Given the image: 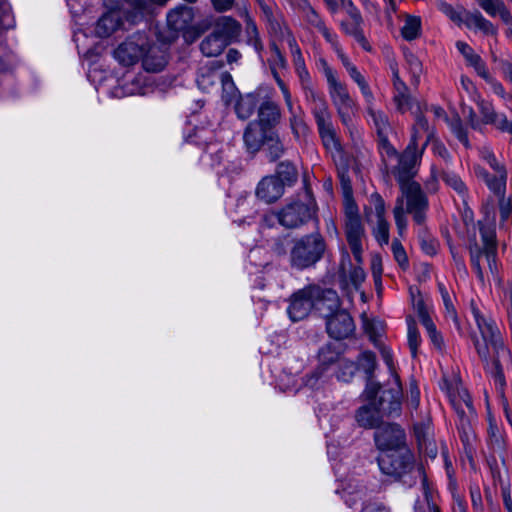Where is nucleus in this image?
<instances>
[{
	"label": "nucleus",
	"mask_w": 512,
	"mask_h": 512,
	"mask_svg": "<svg viewBox=\"0 0 512 512\" xmlns=\"http://www.w3.org/2000/svg\"><path fill=\"white\" fill-rule=\"evenodd\" d=\"M470 310L480 333V336H473L474 347L496 389L502 393L506 385L503 369L512 364V353L504 344L494 319L474 302Z\"/></svg>",
	"instance_id": "nucleus-1"
},
{
	"label": "nucleus",
	"mask_w": 512,
	"mask_h": 512,
	"mask_svg": "<svg viewBox=\"0 0 512 512\" xmlns=\"http://www.w3.org/2000/svg\"><path fill=\"white\" fill-rule=\"evenodd\" d=\"M338 305L339 298L335 291L321 292L319 288L309 286L292 295L287 312L292 321H299L304 319L312 308L323 314L336 309Z\"/></svg>",
	"instance_id": "nucleus-2"
},
{
	"label": "nucleus",
	"mask_w": 512,
	"mask_h": 512,
	"mask_svg": "<svg viewBox=\"0 0 512 512\" xmlns=\"http://www.w3.org/2000/svg\"><path fill=\"white\" fill-rule=\"evenodd\" d=\"M484 219L480 221V234L483 243V249H480L477 244L470 247L471 263L477 274V277L483 281V271L480 265V257L485 255L489 269L492 273L496 272V232H495V210L493 205L486 204L483 206Z\"/></svg>",
	"instance_id": "nucleus-3"
},
{
	"label": "nucleus",
	"mask_w": 512,
	"mask_h": 512,
	"mask_svg": "<svg viewBox=\"0 0 512 512\" xmlns=\"http://www.w3.org/2000/svg\"><path fill=\"white\" fill-rule=\"evenodd\" d=\"M401 190L402 197L397 199L393 214L398 233L400 237H403L407 228L404 202H406V212L413 215L416 223L421 224L425 219L428 201L422 192L420 185L416 182L403 183L401 185Z\"/></svg>",
	"instance_id": "nucleus-4"
},
{
	"label": "nucleus",
	"mask_w": 512,
	"mask_h": 512,
	"mask_svg": "<svg viewBox=\"0 0 512 512\" xmlns=\"http://www.w3.org/2000/svg\"><path fill=\"white\" fill-rule=\"evenodd\" d=\"M326 250V244L319 233L306 235L294 243L290 251L291 266L302 270L315 265Z\"/></svg>",
	"instance_id": "nucleus-5"
},
{
	"label": "nucleus",
	"mask_w": 512,
	"mask_h": 512,
	"mask_svg": "<svg viewBox=\"0 0 512 512\" xmlns=\"http://www.w3.org/2000/svg\"><path fill=\"white\" fill-rule=\"evenodd\" d=\"M401 410V396L399 391H385L379 400V405H364L356 414L358 424L365 428H374L379 423L381 414L398 415Z\"/></svg>",
	"instance_id": "nucleus-6"
},
{
	"label": "nucleus",
	"mask_w": 512,
	"mask_h": 512,
	"mask_svg": "<svg viewBox=\"0 0 512 512\" xmlns=\"http://www.w3.org/2000/svg\"><path fill=\"white\" fill-rule=\"evenodd\" d=\"M480 157L496 172V175L491 176L479 165L474 166V174L478 179L482 180L493 193L503 196L507 182V171L504 165L497 161L493 151L488 147L480 149Z\"/></svg>",
	"instance_id": "nucleus-7"
},
{
	"label": "nucleus",
	"mask_w": 512,
	"mask_h": 512,
	"mask_svg": "<svg viewBox=\"0 0 512 512\" xmlns=\"http://www.w3.org/2000/svg\"><path fill=\"white\" fill-rule=\"evenodd\" d=\"M378 466L381 472L393 478H400L409 472L413 465V454L408 448H398L379 452Z\"/></svg>",
	"instance_id": "nucleus-8"
},
{
	"label": "nucleus",
	"mask_w": 512,
	"mask_h": 512,
	"mask_svg": "<svg viewBox=\"0 0 512 512\" xmlns=\"http://www.w3.org/2000/svg\"><path fill=\"white\" fill-rule=\"evenodd\" d=\"M370 207L365 208V217L371 225L376 241L381 245L389 242V223L385 219V203L378 193H373L369 199Z\"/></svg>",
	"instance_id": "nucleus-9"
},
{
	"label": "nucleus",
	"mask_w": 512,
	"mask_h": 512,
	"mask_svg": "<svg viewBox=\"0 0 512 512\" xmlns=\"http://www.w3.org/2000/svg\"><path fill=\"white\" fill-rule=\"evenodd\" d=\"M149 44V38L145 33H135L129 36L114 50V58L123 66L136 64L142 57Z\"/></svg>",
	"instance_id": "nucleus-10"
},
{
	"label": "nucleus",
	"mask_w": 512,
	"mask_h": 512,
	"mask_svg": "<svg viewBox=\"0 0 512 512\" xmlns=\"http://www.w3.org/2000/svg\"><path fill=\"white\" fill-rule=\"evenodd\" d=\"M330 99L337 113L346 126H350L356 113V105L348 89L339 79L327 84Z\"/></svg>",
	"instance_id": "nucleus-11"
},
{
	"label": "nucleus",
	"mask_w": 512,
	"mask_h": 512,
	"mask_svg": "<svg viewBox=\"0 0 512 512\" xmlns=\"http://www.w3.org/2000/svg\"><path fill=\"white\" fill-rule=\"evenodd\" d=\"M442 389L446 391L451 405L459 416L461 425L465 426L469 417L475 413L468 391L457 380L445 381Z\"/></svg>",
	"instance_id": "nucleus-12"
},
{
	"label": "nucleus",
	"mask_w": 512,
	"mask_h": 512,
	"mask_svg": "<svg viewBox=\"0 0 512 512\" xmlns=\"http://www.w3.org/2000/svg\"><path fill=\"white\" fill-rule=\"evenodd\" d=\"M374 438L379 452L407 448L404 442L405 433L397 424L387 423L378 426Z\"/></svg>",
	"instance_id": "nucleus-13"
},
{
	"label": "nucleus",
	"mask_w": 512,
	"mask_h": 512,
	"mask_svg": "<svg viewBox=\"0 0 512 512\" xmlns=\"http://www.w3.org/2000/svg\"><path fill=\"white\" fill-rule=\"evenodd\" d=\"M338 308L339 306L324 312L323 316L327 318L326 328L329 335L335 339H344L353 333L354 322L348 312Z\"/></svg>",
	"instance_id": "nucleus-14"
},
{
	"label": "nucleus",
	"mask_w": 512,
	"mask_h": 512,
	"mask_svg": "<svg viewBox=\"0 0 512 512\" xmlns=\"http://www.w3.org/2000/svg\"><path fill=\"white\" fill-rule=\"evenodd\" d=\"M319 361L321 366L337 362L336 378L343 382H349L357 370V365L354 362L341 359L339 354L330 345L321 348L319 351Z\"/></svg>",
	"instance_id": "nucleus-15"
},
{
	"label": "nucleus",
	"mask_w": 512,
	"mask_h": 512,
	"mask_svg": "<svg viewBox=\"0 0 512 512\" xmlns=\"http://www.w3.org/2000/svg\"><path fill=\"white\" fill-rule=\"evenodd\" d=\"M313 215L311 208L301 202H294L283 208L277 215L279 223L287 228H295L306 222Z\"/></svg>",
	"instance_id": "nucleus-16"
},
{
	"label": "nucleus",
	"mask_w": 512,
	"mask_h": 512,
	"mask_svg": "<svg viewBox=\"0 0 512 512\" xmlns=\"http://www.w3.org/2000/svg\"><path fill=\"white\" fill-rule=\"evenodd\" d=\"M254 204V197L251 194L244 192L237 197H230L227 207L230 213L235 214L231 215L233 221L241 225L246 222V219L252 218L256 213Z\"/></svg>",
	"instance_id": "nucleus-17"
},
{
	"label": "nucleus",
	"mask_w": 512,
	"mask_h": 512,
	"mask_svg": "<svg viewBox=\"0 0 512 512\" xmlns=\"http://www.w3.org/2000/svg\"><path fill=\"white\" fill-rule=\"evenodd\" d=\"M284 186L285 184L279 176H267L259 182L256 195L266 203H272L283 195Z\"/></svg>",
	"instance_id": "nucleus-18"
},
{
	"label": "nucleus",
	"mask_w": 512,
	"mask_h": 512,
	"mask_svg": "<svg viewBox=\"0 0 512 512\" xmlns=\"http://www.w3.org/2000/svg\"><path fill=\"white\" fill-rule=\"evenodd\" d=\"M346 238L358 264L362 263V238L364 236V228L360 218L346 220L345 225Z\"/></svg>",
	"instance_id": "nucleus-19"
},
{
	"label": "nucleus",
	"mask_w": 512,
	"mask_h": 512,
	"mask_svg": "<svg viewBox=\"0 0 512 512\" xmlns=\"http://www.w3.org/2000/svg\"><path fill=\"white\" fill-rule=\"evenodd\" d=\"M414 310L417 312L419 320L423 327L425 328L432 344L436 348H441L443 344V339L440 333L437 331V328L430 316V311L428 307L425 305L422 299H414L413 300Z\"/></svg>",
	"instance_id": "nucleus-20"
},
{
	"label": "nucleus",
	"mask_w": 512,
	"mask_h": 512,
	"mask_svg": "<svg viewBox=\"0 0 512 512\" xmlns=\"http://www.w3.org/2000/svg\"><path fill=\"white\" fill-rule=\"evenodd\" d=\"M426 146L427 141H424L420 145L419 142L410 139V143L404 152L397 158L399 162V168L405 173H411V171L420 163Z\"/></svg>",
	"instance_id": "nucleus-21"
},
{
	"label": "nucleus",
	"mask_w": 512,
	"mask_h": 512,
	"mask_svg": "<svg viewBox=\"0 0 512 512\" xmlns=\"http://www.w3.org/2000/svg\"><path fill=\"white\" fill-rule=\"evenodd\" d=\"M142 66L147 72H159L167 64L166 52L149 41L142 57Z\"/></svg>",
	"instance_id": "nucleus-22"
},
{
	"label": "nucleus",
	"mask_w": 512,
	"mask_h": 512,
	"mask_svg": "<svg viewBox=\"0 0 512 512\" xmlns=\"http://www.w3.org/2000/svg\"><path fill=\"white\" fill-rule=\"evenodd\" d=\"M269 131L261 123L251 122L244 132V143L246 149L250 153L257 152L262 145L266 142Z\"/></svg>",
	"instance_id": "nucleus-23"
},
{
	"label": "nucleus",
	"mask_w": 512,
	"mask_h": 512,
	"mask_svg": "<svg viewBox=\"0 0 512 512\" xmlns=\"http://www.w3.org/2000/svg\"><path fill=\"white\" fill-rule=\"evenodd\" d=\"M338 480L341 482V491L337 489V493L341 494V497L349 507H352L357 501L362 500L366 496V488L361 485L360 480L355 478L348 479L347 481Z\"/></svg>",
	"instance_id": "nucleus-24"
},
{
	"label": "nucleus",
	"mask_w": 512,
	"mask_h": 512,
	"mask_svg": "<svg viewBox=\"0 0 512 512\" xmlns=\"http://www.w3.org/2000/svg\"><path fill=\"white\" fill-rule=\"evenodd\" d=\"M122 25L121 10L111 9L98 20L95 32L98 37H108Z\"/></svg>",
	"instance_id": "nucleus-25"
},
{
	"label": "nucleus",
	"mask_w": 512,
	"mask_h": 512,
	"mask_svg": "<svg viewBox=\"0 0 512 512\" xmlns=\"http://www.w3.org/2000/svg\"><path fill=\"white\" fill-rule=\"evenodd\" d=\"M455 46L458 52L464 57L467 65L471 66L479 76L488 78L489 73L484 61L471 46L463 41H457Z\"/></svg>",
	"instance_id": "nucleus-26"
},
{
	"label": "nucleus",
	"mask_w": 512,
	"mask_h": 512,
	"mask_svg": "<svg viewBox=\"0 0 512 512\" xmlns=\"http://www.w3.org/2000/svg\"><path fill=\"white\" fill-rule=\"evenodd\" d=\"M240 31L241 26L235 19L222 16L216 21L214 33L221 36V38L226 40V43L229 44L239 36Z\"/></svg>",
	"instance_id": "nucleus-27"
},
{
	"label": "nucleus",
	"mask_w": 512,
	"mask_h": 512,
	"mask_svg": "<svg viewBox=\"0 0 512 512\" xmlns=\"http://www.w3.org/2000/svg\"><path fill=\"white\" fill-rule=\"evenodd\" d=\"M309 101L318 126L327 125L331 122V115L326 101L314 89H309Z\"/></svg>",
	"instance_id": "nucleus-28"
},
{
	"label": "nucleus",
	"mask_w": 512,
	"mask_h": 512,
	"mask_svg": "<svg viewBox=\"0 0 512 512\" xmlns=\"http://www.w3.org/2000/svg\"><path fill=\"white\" fill-rule=\"evenodd\" d=\"M192 19V9L186 6L177 7L167 14L168 26L175 31L184 30Z\"/></svg>",
	"instance_id": "nucleus-29"
},
{
	"label": "nucleus",
	"mask_w": 512,
	"mask_h": 512,
	"mask_svg": "<svg viewBox=\"0 0 512 512\" xmlns=\"http://www.w3.org/2000/svg\"><path fill=\"white\" fill-rule=\"evenodd\" d=\"M367 104V114H368V121L373 124L377 131L378 137L382 135H388L391 131V126L388 121L387 115L381 111L376 109L374 106V101L372 102H366Z\"/></svg>",
	"instance_id": "nucleus-30"
},
{
	"label": "nucleus",
	"mask_w": 512,
	"mask_h": 512,
	"mask_svg": "<svg viewBox=\"0 0 512 512\" xmlns=\"http://www.w3.org/2000/svg\"><path fill=\"white\" fill-rule=\"evenodd\" d=\"M221 66L212 62L200 68L197 76V85L203 91H210L211 87L216 84L219 79V68Z\"/></svg>",
	"instance_id": "nucleus-31"
},
{
	"label": "nucleus",
	"mask_w": 512,
	"mask_h": 512,
	"mask_svg": "<svg viewBox=\"0 0 512 512\" xmlns=\"http://www.w3.org/2000/svg\"><path fill=\"white\" fill-rule=\"evenodd\" d=\"M468 28L482 31L487 35H495L496 28L493 24L485 19L479 12H467L463 22Z\"/></svg>",
	"instance_id": "nucleus-32"
},
{
	"label": "nucleus",
	"mask_w": 512,
	"mask_h": 512,
	"mask_svg": "<svg viewBox=\"0 0 512 512\" xmlns=\"http://www.w3.org/2000/svg\"><path fill=\"white\" fill-rule=\"evenodd\" d=\"M468 28L482 31L487 35H495L496 28L493 24L485 19L479 12H467L463 22Z\"/></svg>",
	"instance_id": "nucleus-33"
},
{
	"label": "nucleus",
	"mask_w": 512,
	"mask_h": 512,
	"mask_svg": "<svg viewBox=\"0 0 512 512\" xmlns=\"http://www.w3.org/2000/svg\"><path fill=\"white\" fill-rule=\"evenodd\" d=\"M468 28L482 31L487 35H495L496 28L493 24L485 19L479 12H467L463 22Z\"/></svg>",
	"instance_id": "nucleus-34"
},
{
	"label": "nucleus",
	"mask_w": 512,
	"mask_h": 512,
	"mask_svg": "<svg viewBox=\"0 0 512 512\" xmlns=\"http://www.w3.org/2000/svg\"><path fill=\"white\" fill-rule=\"evenodd\" d=\"M478 4L490 16H499L503 22L512 23V16L502 0H478Z\"/></svg>",
	"instance_id": "nucleus-35"
},
{
	"label": "nucleus",
	"mask_w": 512,
	"mask_h": 512,
	"mask_svg": "<svg viewBox=\"0 0 512 512\" xmlns=\"http://www.w3.org/2000/svg\"><path fill=\"white\" fill-rule=\"evenodd\" d=\"M227 45L226 40L212 33L201 42L200 49L205 56L216 57L222 53Z\"/></svg>",
	"instance_id": "nucleus-36"
},
{
	"label": "nucleus",
	"mask_w": 512,
	"mask_h": 512,
	"mask_svg": "<svg viewBox=\"0 0 512 512\" xmlns=\"http://www.w3.org/2000/svg\"><path fill=\"white\" fill-rule=\"evenodd\" d=\"M280 116L278 107L273 103H264L259 108L258 121L266 127V130L273 132L272 126L278 121Z\"/></svg>",
	"instance_id": "nucleus-37"
},
{
	"label": "nucleus",
	"mask_w": 512,
	"mask_h": 512,
	"mask_svg": "<svg viewBox=\"0 0 512 512\" xmlns=\"http://www.w3.org/2000/svg\"><path fill=\"white\" fill-rule=\"evenodd\" d=\"M421 19L417 16L405 15L403 26L400 29L401 36L406 41H412L421 34Z\"/></svg>",
	"instance_id": "nucleus-38"
},
{
	"label": "nucleus",
	"mask_w": 512,
	"mask_h": 512,
	"mask_svg": "<svg viewBox=\"0 0 512 512\" xmlns=\"http://www.w3.org/2000/svg\"><path fill=\"white\" fill-rule=\"evenodd\" d=\"M433 135L434 131L429 126L427 119L421 114L417 115L412 128L411 140L419 142L421 138L426 136L425 141L428 143Z\"/></svg>",
	"instance_id": "nucleus-39"
},
{
	"label": "nucleus",
	"mask_w": 512,
	"mask_h": 512,
	"mask_svg": "<svg viewBox=\"0 0 512 512\" xmlns=\"http://www.w3.org/2000/svg\"><path fill=\"white\" fill-rule=\"evenodd\" d=\"M276 386L283 392L295 393L301 385L295 374L283 371L276 377Z\"/></svg>",
	"instance_id": "nucleus-40"
},
{
	"label": "nucleus",
	"mask_w": 512,
	"mask_h": 512,
	"mask_svg": "<svg viewBox=\"0 0 512 512\" xmlns=\"http://www.w3.org/2000/svg\"><path fill=\"white\" fill-rule=\"evenodd\" d=\"M257 106L256 97L252 94H248L241 97L236 103V113L240 119L249 118Z\"/></svg>",
	"instance_id": "nucleus-41"
},
{
	"label": "nucleus",
	"mask_w": 512,
	"mask_h": 512,
	"mask_svg": "<svg viewBox=\"0 0 512 512\" xmlns=\"http://www.w3.org/2000/svg\"><path fill=\"white\" fill-rule=\"evenodd\" d=\"M407 323V340L413 357L416 356L418 348L421 344V336L416 327V321L411 316L406 318Z\"/></svg>",
	"instance_id": "nucleus-42"
},
{
	"label": "nucleus",
	"mask_w": 512,
	"mask_h": 512,
	"mask_svg": "<svg viewBox=\"0 0 512 512\" xmlns=\"http://www.w3.org/2000/svg\"><path fill=\"white\" fill-rule=\"evenodd\" d=\"M151 13L150 4L147 2V0H135L134 1V7L133 11L128 12L125 15L126 21L129 23H137L138 21L142 20L145 15Z\"/></svg>",
	"instance_id": "nucleus-43"
},
{
	"label": "nucleus",
	"mask_w": 512,
	"mask_h": 512,
	"mask_svg": "<svg viewBox=\"0 0 512 512\" xmlns=\"http://www.w3.org/2000/svg\"><path fill=\"white\" fill-rule=\"evenodd\" d=\"M243 17L246 23V35L248 44L252 45L256 51L262 49V43L259 39L258 30L256 24L251 19L247 11L243 12Z\"/></svg>",
	"instance_id": "nucleus-44"
},
{
	"label": "nucleus",
	"mask_w": 512,
	"mask_h": 512,
	"mask_svg": "<svg viewBox=\"0 0 512 512\" xmlns=\"http://www.w3.org/2000/svg\"><path fill=\"white\" fill-rule=\"evenodd\" d=\"M282 38L286 41V43L290 49L295 68L299 67L300 65L304 66L305 60L301 53V49L298 46L295 38L290 33V31L285 29V31L282 32Z\"/></svg>",
	"instance_id": "nucleus-45"
},
{
	"label": "nucleus",
	"mask_w": 512,
	"mask_h": 512,
	"mask_svg": "<svg viewBox=\"0 0 512 512\" xmlns=\"http://www.w3.org/2000/svg\"><path fill=\"white\" fill-rule=\"evenodd\" d=\"M361 23L362 17L359 12H356L353 15V29H347V34L353 36L364 50L371 51V46L361 30Z\"/></svg>",
	"instance_id": "nucleus-46"
},
{
	"label": "nucleus",
	"mask_w": 512,
	"mask_h": 512,
	"mask_svg": "<svg viewBox=\"0 0 512 512\" xmlns=\"http://www.w3.org/2000/svg\"><path fill=\"white\" fill-rule=\"evenodd\" d=\"M437 7L453 22L457 24H461L463 22L466 14V11L463 9V7H453L452 5L442 0L437 2Z\"/></svg>",
	"instance_id": "nucleus-47"
},
{
	"label": "nucleus",
	"mask_w": 512,
	"mask_h": 512,
	"mask_svg": "<svg viewBox=\"0 0 512 512\" xmlns=\"http://www.w3.org/2000/svg\"><path fill=\"white\" fill-rule=\"evenodd\" d=\"M405 59L407 63V67L409 70V73L412 77V83L414 85H418L420 82V77L423 72V66L421 61L412 53L405 54Z\"/></svg>",
	"instance_id": "nucleus-48"
},
{
	"label": "nucleus",
	"mask_w": 512,
	"mask_h": 512,
	"mask_svg": "<svg viewBox=\"0 0 512 512\" xmlns=\"http://www.w3.org/2000/svg\"><path fill=\"white\" fill-rule=\"evenodd\" d=\"M451 132L457 137V139L466 147H470L469 140L467 137L466 129L464 128L460 118L455 116L448 121Z\"/></svg>",
	"instance_id": "nucleus-49"
},
{
	"label": "nucleus",
	"mask_w": 512,
	"mask_h": 512,
	"mask_svg": "<svg viewBox=\"0 0 512 512\" xmlns=\"http://www.w3.org/2000/svg\"><path fill=\"white\" fill-rule=\"evenodd\" d=\"M267 149L271 160H277L283 154V145L274 132H270L266 140Z\"/></svg>",
	"instance_id": "nucleus-50"
},
{
	"label": "nucleus",
	"mask_w": 512,
	"mask_h": 512,
	"mask_svg": "<svg viewBox=\"0 0 512 512\" xmlns=\"http://www.w3.org/2000/svg\"><path fill=\"white\" fill-rule=\"evenodd\" d=\"M290 125L291 129L296 137L305 135L307 126L305 125L299 108H293V112H290Z\"/></svg>",
	"instance_id": "nucleus-51"
},
{
	"label": "nucleus",
	"mask_w": 512,
	"mask_h": 512,
	"mask_svg": "<svg viewBox=\"0 0 512 512\" xmlns=\"http://www.w3.org/2000/svg\"><path fill=\"white\" fill-rule=\"evenodd\" d=\"M293 3L303 10H306V19L307 21L319 29L321 25H324V22L321 20L320 16L310 7L307 0H292Z\"/></svg>",
	"instance_id": "nucleus-52"
},
{
	"label": "nucleus",
	"mask_w": 512,
	"mask_h": 512,
	"mask_svg": "<svg viewBox=\"0 0 512 512\" xmlns=\"http://www.w3.org/2000/svg\"><path fill=\"white\" fill-rule=\"evenodd\" d=\"M145 79L142 75L136 77L130 84L124 86L125 95H145L148 93L149 88L144 83Z\"/></svg>",
	"instance_id": "nucleus-53"
},
{
	"label": "nucleus",
	"mask_w": 512,
	"mask_h": 512,
	"mask_svg": "<svg viewBox=\"0 0 512 512\" xmlns=\"http://www.w3.org/2000/svg\"><path fill=\"white\" fill-rule=\"evenodd\" d=\"M438 288L442 297V301L446 310V314L450 317L455 323L458 322L457 313L455 307L453 305L452 297L450 296L447 288L442 284H438Z\"/></svg>",
	"instance_id": "nucleus-54"
},
{
	"label": "nucleus",
	"mask_w": 512,
	"mask_h": 512,
	"mask_svg": "<svg viewBox=\"0 0 512 512\" xmlns=\"http://www.w3.org/2000/svg\"><path fill=\"white\" fill-rule=\"evenodd\" d=\"M476 103L482 116V122L484 124H490L491 122H494L497 112L495 111L493 105L480 98L476 100Z\"/></svg>",
	"instance_id": "nucleus-55"
},
{
	"label": "nucleus",
	"mask_w": 512,
	"mask_h": 512,
	"mask_svg": "<svg viewBox=\"0 0 512 512\" xmlns=\"http://www.w3.org/2000/svg\"><path fill=\"white\" fill-rule=\"evenodd\" d=\"M443 180L464 199L467 189L458 175L451 172H445L443 175Z\"/></svg>",
	"instance_id": "nucleus-56"
},
{
	"label": "nucleus",
	"mask_w": 512,
	"mask_h": 512,
	"mask_svg": "<svg viewBox=\"0 0 512 512\" xmlns=\"http://www.w3.org/2000/svg\"><path fill=\"white\" fill-rule=\"evenodd\" d=\"M14 26V18L10 6L6 0H0V31L7 30Z\"/></svg>",
	"instance_id": "nucleus-57"
},
{
	"label": "nucleus",
	"mask_w": 512,
	"mask_h": 512,
	"mask_svg": "<svg viewBox=\"0 0 512 512\" xmlns=\"http://www.w3.org/2000/svg\"><path fill=\"white\" fill-rule=\"evenodd\" d=\"M406 402L411 410H417L420 404V389L414 380L409 383V388L406 395Z\"/></svg>",
	"instance_id": "nucleus-58"
},
{
	"label": "nucleus",
	"mask_w": 512,
	"mask_h": 512,
	"mask_svg": "<svg viewBox=\"0 0 512 512\" xmlns=\"http://www.w3.org/2000/svg\"><path fill=\"white\" fill-rule=\"evenodd\" d=\"M318 129L323 143L327 147L337 148L338 143L331 122L327 123V125L318 126Z\"/></svg>",
	"instance_id": "nucleus-59"
},
{
	"label": "nucleus",
	"mask_w": 512,
	"mask_h": 512,
	"mask_svg": "<svg viewBox=\"0 0 512 512\" xmlns=\"http://www.w3.org/2000/svg\"><path fill=\"white\" fill-rule=\"evenodd\" d=\"M352 80L358 85L365 102H372L374 101L373 93L369 87L368 82L366 81L365 77L359 72L355 75V77L352 78Z\"/></svg>",
	"instance_id": "nucleus-60"
},
{
	"label": "nucleus",
	"mask_w": 512,
	"mask_h": 512,
	"mask_svg": "<svg viewBox=\"0 0 512 512\" xmlns=\"http://www.w3.org/2000/svg\"><path fill=\"white\" fill-rule=\"evenodd\" d=\"M317 68L324 75L327 84L339 79L337 72L328 64L324 58L317 60Z\"/></svg>",
	"instance_id": "nucleus-61"
},
{
	"label": "nucleus",
	"mask_w": 512,
	"mask_h": 512,
	"mask_svg": "<svg viewBox=\"0 0 512 512\" xmlns=\"http://www.w3.org/2000/svg\"><path fill=\"white\" fill-rule=\"evenodd\" d=\"M392 252L395 260L402 268H407L408 257L402 244L398 240L392 242Z\"/></svg>",
	"instance_id": "nucleus-62"
},
{
	"label": "nucleus",
	"mask_w": 512,
	"mask_h": 512,
	"mask_svg": "<svg viewBox=\"0 0 512 512\" xmlns=\"http://www.w3.org/2000/svg\"><path fill=\"white\" fill-rule=\"evenodd\" d=\"M357 367L362 368L366 373H371L375 367V355L372 352L365 351L358 358Z\"/></svg>",
	"instance_id": "nucleus-63"
},
{
	"label": "nucleus",
	"mask_w": 512,
	"mask_h": 512,
	"mask_svg": "<svg viewBox=\"0 0 512 512\" xmlns=\"http://www.w3.org/2000/svg\"><path fill=\"white\" fill-rule=\"evenodd\" d=\"M379 138V150L383 157L398 158L396 149L388 141V135H382Z\"/></svg>",
	"instance_id": "nucleus-64"
}]
</instances>
